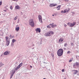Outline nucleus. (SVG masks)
Masks as SVG:
<instances>
[{
	"mask_svg": "<svg viewBox=\"0 0 79 79\" xmlns=\"http://www.w3.org/2000/svg\"><path fill=\"white\" fill-rule=\"evenodd\" d=\"M15 70H13L10 71V74H11V77H10V79L12 78V77H13V74H15Z\"/></svg>",
	"mask_w": 79,
	"mask_h": 79,
	"instance_id": "nucleus-6",
	"label": "nucleus"
},
{
	"mask_svg": "<svg viewBox=\"0 0 79 79\" xmlns=\"http://www.w3.org/2000/svg\"><path fill=\"white\" fill-rule=\"evenodd\" d=\"M15 30L16 31H19V27L16 28Z\"/></svg>",
	"mask_w": 79,
	"mask_h": 79,
	"instance_id": "nucleus-19",
	"label": "nucleus"
},
{
	"mask_svg": "<svg viewBox=\"0 0 79 79\" xmlns=\"http://www.w3.org/2000/svg\"><path fill=\"white\" fill-rule=\"evenodd\" d=\"M13 0V1H15V0Z\"/></svg>",
	"mask_w": 79,
	"mask_h": 79,
	"instance_id": "nucleus-41",
	"label": "nucleus"
},
{
	"mask_svg": "<svg viewBox=\"0 0 79 79\" xmlns=\"http://www.w3.org/2000/svg\"><path fill=\"white\" fill-rule=\"evenodd\" d=\"M57 4H51L49 6L50 7H53V6H57Z\"/></svg>",
	"mask_w": 79,
	"mask_h": 79,
	"instance_id": "nucleus-9",
	"label": "nucleus"
},
{
	"mask_svg": "<svg viewBox=\"0 0 79 79\" xmlns=\"http://www.w3.org/2000/svg\"><path fill=\"white\" fill-rule=\"evenodd\" d=\"M44 35H45V36H46V37H48V36H50L49 31L45 33L44 34Z\"/></svg>",
	"mask_w": 79,
	"mask_h": 79,
	"instance_id": "nucleus-8",
	"label": "nucleus"
},
{
	"mask_svg": "<svg viewBox=\"0 0 79 79\" xmlns=\"http://www.w3.org/2000/svg\"><path fill=\"white\" fill-rule=\"evenodd\" d=\"M52 16H54V15H52Z\"/></svg>",
	"mask_w": 79,
	"mask_h": 79,
	"instance_id": "nucleus-40",
	"label": "nucleus"
},
{
	"mask_svg": "<svg viewBox=\"0 0 79 79\" xmlns=\"http://www.w3.org/2000/svg\"><path fill=\"white\" fill-rule=\"evenodd\" d=\"M2 2L1 1L0 2V5H2Z\"/></svg>",
	"mask_w": 79,
	"mask_h": 79,
	"instance_id": "nucleus-33",
	"label": "nucleus"
},
{
	"mask_svg": "<svg viewBox=\"0 0 79 79\" xmlns=\"http://www.w3.org/2000/svg\"><path fill=\"white\" fill-rule=\"evenodd\" d=\"M0 41H1V40L0 39Z\"/></svg>",
	"mask_w": 79,
	"mask_h": 79,
	"instance_id": "nucleus-44",
	"label": "nucleus"
},
{
	"mask_svg": "<svg viewBox=\"0 0 79 79\" xmlns=\"http://www.w3.org/2000/svg\"><path fill=\"white\" fill-rule=\"evenodd\" d=\"M73 58H72V59H70L69 60V62H71V61H73Z\"/></svg>",
	"mask_w": 79,
	"mask_h": 79,
	"instance_id": "nucleus-24",
	"label": "nucleus"
},
{
	"mask_svg": "<svg viewBox=\"0 0 79 79\" xmlns=\"http://www.w3.org/2000/svg\"><path fill=\"white\" fill-rule=\"evenodd\" d=\"M70 10V9L69 8L68 9H65L64 10V13H68V12H69V10Z\"/></svg>",
	"mask_w": 79,
	"mask_h": 79,
	"instance_id": "nucleus-10",
	"label": "nucleus"
},
{
	"mask_svg": "<svg viewBox=\"0 0 79 79\" xmlns=\"http://www.w3.org/2000/svg\"><path fill=\"white\" fill-rule=\"evenodd\" d=\"M71 45H72V46L73 45V43H71Z\"/></svg>",
	"mask_w": 79,
	"mask_h": 79,
	"instance_id": "nucleus-36",
	"label": "nucleus"
},
{
	"mask_svg": "<svg viewBox=\"0 0 79 79\" xmlns=\"http://www.w3.org/2000/svg\"><path fill=\"white\" fill-rule=\"evenodd\" d=\"M61 8V6H59L58 7H56V8H57V10H60V8Z\"/></svg>",
	"mask_w": 79,
	"mask_h": 79,
	"instance_id": "nucleus-17",
	"label": "nucleus"
},
{
	"mask_svg": "<svg viewBox=\"0 0 79 79\" xmlns=\"http://www.w3.org/2000/svg\"><path fill=\"white\" fill-rule=\"evenodd\" d=\"M35 31H36V32H41V30L40 28H37L35 29Z\"/></svg>",
	"mask_w": 79,
	"mask_h": 79,
	"instance_id": "nucleus-7",
	"label": "nucleus"
},
{
	"mask_svg": "<svg viewBox=\"0 0 79 79\" xmlns=\"http://www.w3.org/2000/svg\"><path fill=\"white\" fill-rule=\"evenodd\" d=\"M63 49H60L57 51V55L59 56H61V55H63Z\"/></svg>",
	"mask_w": 79,
	"mask_h": 79,
	"instance_id": "nucleus-1",
	"label": "nucleus"
},
{
	"mask_svg": "<svg viewBox=\"0 0 79 79\" xmlns=\"http://www.w3.org/2000/svg\"><path fill=\"white\" fill-rule=\"evenodd\" d=\"M64 1H65L66 2H68L69 1V0H64Z\"/></svg>",
	"mask_w": 79,
	"mask_h": 79,
	"instance_id": "nucleus-31",
	"label": "nucleus"
},
{
	"mask_svg": "<svg viewBox=\"0 0 79 79\" xmlns=\"http://www.w3.org/2000/svg\"><path fill=\"white\" fill-rule=\"evenodd\" d=\"M50 26H51L53 28L54 27H56V25H54V23H52V24H49Z\"/></svg>",
	"mask_w": 79,
	"mask_h": 79,
	"instance_id": "nucleus-11",
	"label": "nucleus"
},
{
	"mask_svg": "<svg viewBox=\"0 0 79 79\" xmlns=\"http://www.w3.org/2000/svg\"><path fill=\"white\" fill-rule=\"evenodd\" d=\"M47 27L48 28H49V29H50L51 28V27L49 25H48Z\"/></svg>",
	"mask_w": 79,
	"mask_h": 79,
	"instance_id": "nucleus-28",
	"label": "nucleus"
},
{
	"mask_svg": "<svg viewBox=\"0 0 79 79\" xmlns=\"http://www.w3.org/2000/svg\"><path fill=\"white\" fill-rule=\"evenodd\" d=\"M10 10H12L13 9V7L12 6H10Z\"/></svg>",
	"mask_w": 79,
	"mask_h": 79,
	"instance_id": "nucleus-27",
	"label": "nucleus"
},
{
	"mask_svg": "<svg viewBox=\"0 0 79 79\" xmlns=\"http://www.w3.org/2000/svg\"><path fill=\"white\" fill-rule=\"evenodd\" d=\"M6 46H8L10 42V38H9V37H8V36H6Z\"/></svg>",
	"mask_w": 79,
	"mask_h": 79,
	"instance_id": "nucleus-3",
	"label": "nucleus"
},
{
	"mask_svg": "<svg viewBox=\"0 0 79 79\" xmlns=\"http://www.w3.org/2000/svg\"><path fill=\"white\" fill-rule=\"evenodd\" d=\"M61 13H64V11H63V10H62V11H61Z\"/></svg>",
	"mask_w": 79,
	"mask_h": 79,
	"instance_id": "nucleus-29",
	"label": "nucleus"
},
{
	"mask_svg": "<svg viewBox=\"0 0 79 79\" xmlns=\"http://www.w3.org/2000/svg\"><path fill=\"white\" fill-rule=\"evenodd\" d=\"M38 18L39 21L41 23H42V16L41 15L38 16Z\"/></svg>",
	"mask_w": 79,
	"mask_h": 79,
	"instance_id": "nucleus-5",
	"label": "nucleus"
},
{
	"mask_svg": "<svg viewBox=\"0 0 79 79\" xmlns=\"http://www.w3.org/2000/svg\"><path fill=\"white\" fill-rule=\"evenodd\" d=\"M4 55H9V52L8 51H6L4 53Z\"/></svg>",
	"mask_w": 79,
	"mask_h": 79,
	"instance_id": "nucleus-13",
	"label": "nucleus"
},
{
	"mask_svg": "<svg viewBox=\"0 0 79 79\" xmlns=\"http://www.w3.org/2000/svg\"><path fill=\"white\" fill-rule=\"evenodd\" d=\"M64 26H65V27H66L67 26V25H66V24H64Z\"/></svg>",
	"mask_w": 79,
	"mask_h": 79,
	"instance_id": "nucleus-35",
	"label": "nucleus"
},
{
	"mask_svg": "<svg viewBox=\"0 0 79 79\" xmlns=\"http://www.w3.org/2000/svg\"><path fill=\"white\" fill-rule=\"evenodd\" d=\"M49 32L50 36L51 35H53V34H54V32H53V31H49Z\"/></svg>",
	"mask_w": 79,
	"mask_h": 79,
	"instance_id": "nucleus-15",
	"label": "nucleus"
},
{
	"mask_svg": "<svg viewBox=\"0 0 79 79\" xmlns=\"http://www.w3.org/2000/svg\"><path fill=\"white\" fill-rule=\"evenodd\" d=\"M15 8L16 9L19 10V9H20V7L19 6H15Z\"/></svg>",
	"mask_w": 79,
	"mask_h": 79,
	"instance_id": "nucleus-16",
	"label": "nucleus"
},
{
	"mask_svg": "<svg viewBox=\"0 0 79 79\" xmlns=\"http://www.w3.org/2000/svg\"><path fill=\"white\" fill-rule=\"evenodd\" d=\"M4 65V64H3L2 62H1L0 63V67H2V66H3Z\"/></svg>",
	"mask_w": 79,
	"mask_h": 79,
	"instance_id": "nucleus-21",
	"label": "nucleus"
},
{
	"mask_svg": "<svg viewBox=\"0 0 79 79\" xmlns=\"http://www.w3.org/2000/svg\"><path fill=\"white\" fill-rule=\"evenodd\" d=\"M62 72H64V69H63L62 70Z\"/></svg>",
	"mask_w": 79,
	"mask_h": 79,
	"instance_id": "nucleus-34",
	"label": "nucleus"
},
{
	"mask_svg": "<svg viewBox=\"0 0 79 79\" xmlns=\"http://www.w3.org/2000/svg\"><path fill=\"white\" fill-rule=\"evenodd\" d=\"M23 62H22L18 66L20 68L22 65H23Z\"/></svg>",
	"mask_w": 79,
	"mask_h": 79,
	"instance_id": "nucleus-20",
	"label": "nucleus"
},
{
	"mask_svg": "<svg viewBox=\"0 0 79 79\" xmlns=\"http://www.w3.org/2000/svg\"><path fill=\"white\" fill-rule=\"evenodd\" d=\"M43 79H47L46 78H44Z\"/></svg>",
	"mask_w": 79,
	"mask_h": 79,
	"instance_id": "nucleus-42",
	"label": "nucleus"
},
{
	"mask_svg": "<svg viewBox=\"0 0 79 79\" xmlns=\"http://www.w3.org/2000/svg\"><path fill=\"white\" fill-rule=\"evenodd\" d=\"M68 45V44L67 43H65L64 44V47H66Z\"/></svg>",
	"mask_w": 79,
	"mask_h": 79,
	"instance_id": "nucleus-26",
	"label": "nucleus"
},
{
	"mask_svg": "<svg viewBox=\"0 0 79 79\" xmlns=\"http://www.w3.org/2000/svg\"><path fill=\"white\" fill-rule=\"evenodd\" d=\"M9 37L10 39H13V38H14L15 37V36H12L11 35H10Z\"/></svg>",
	"mask_w": 79,
	"mask_h": 79,
	"instance_id": "nucleus-18",
	"label": "nucleus"
},
{
	"mask_svg": "<svg viewBox=\"0 0 79 79\" xmlns=\"http://www.w3.org/2000/svg\"><path fill=\"white\" fill-rule=\"evenodd\" d=\"M71 52L69 51L67 52L68 54H69V53H70Z\"/></svg>",
	"mask_w": 79,
	"mask_h": 79,
	"instance_id": "nucleus-32",
	"label": "nucleus"
},
{
	"mask_svg": "<svg viewBox=\"0 0 79 79\" xmlns=\"http://www.w3.org/2000/svg\"><path fill=\"white\" fill-rule=\"evenodd\" d=\"M73 66H76V65L75 64L73 65Z\"/></svg>",
	"mask_w": 79,
	"mask_h": 79,
	"instance_id": "nucleus-38",
	"label": "nucleus"
},
{
	"mask_svg": "<svg viewBox=\"0 0 79 79\" xmlns=\"http://www.w3.org/2000/svg\"><path fill=\"white\" fill-rule=\"evenodd\" d=\"M19 68H20V67L18 65L17 67H16V68L15 70H16V71H17L18 69H19Z\"/></svg>",
	"mask_w": 79,
	"mask_h": 79,
	"instance_id": "nucleus-22",
	"label": "nucleus"
},
{
	"mask_svg": "<svg viewBox=\"0 0 79 79\" xmlns=\"http://www.w3.org/2000/svg\"><path fill=\"white\" fill-rule=\"evenodd\" d=\"M6 11H7V10H4V11H5V12H6Z\"/></svg>",
	"mask_w": 79,
	"mask_h": 79,
	"instance_id": "nucleus-37",
	"label": "nucleus"
},
{
	"mask_svg": "<svg viewBox=\"0 0 79 79\" xmlns=\"http://www.w3.org/2000/svg\"><path fill=\"white\" fill-rule=\"evenodd\" d=\"M73 71H74V72L73 74H77V73H78V71H77V70H73Z\"/></svg>",
	"mask_w": 79,
	"mask_h": 79,
	"instance_id": "nucleus-14",
	"label": "nucleus"
},
{
	"mask_svg": "<svg viewBox=\"0 0 79 79\" xmlns=\"http://www.w3.org/2000/svg\"><path fill=\"white\" fill-rule=\"evenodd\" d=\"M75 64L76 66H79V63L78 62H76Z\"/></svg>",
	"mask_w": 79,
	"mask_h": 79,
	"instance_id": "nucleus-25",
	"label": "nucleus"
},
{
	"mask_svg": "<svg viewBox=\"0 0 79 79\" xmlns=\"http://www.w3.org/2000/svg\"><path fill=\"white\" fill-rule=\"evenodd\" d=\"M17 19V17H16L14 18V20H15V21H16V19Z\"/></svg>",
	"mask_w": 79,
	"mask_h": 79,
	"instance_id": "nucleus-30",
	"label": "nucleus"
},
{
	"mask_svg": "<svg viewBox=\"0 0 79 79\" xmlns=\"http://www.w3.org/2000/svg\"><path fill=\"white\" fill-rule=\"evenodd\" d=\"M64 79H66V78H64Z\"/></svg>",
	"mask_w": 79,
	"mask_h": 79,
	"instance_id": "nucleus-43",
	"label": "nucleus"
},
{
	"mask_svg": "<svg viewBox=\"0 0 79 79\" xmlns=\"http://www.w3.org/2000/svg\"><path fill=\"white\" fill-rule=\"evenodd\" d=\"M30 67H31V68H32V66L31 65V66H30Z\"/></svg>",
	"mask_w": 79,
	"mask_h": 79,
	"instance_id": "nucleus-39",
	"label": "nucleus"
},
{
	"mask_svg": "<svg viewBox=\"0 0 79 79\" xmlns=\"http://www.w3.org/2000/svg\"><path fill=\"white\" fill-rule=\"evenodd\" d=\"M76 23L75 22H73V23H67V25L69 26H70V27H73L74 26V25H76Z\"/></svg>",
	"mask_w": 79,
	"mask_h": 79,
	"instance_id": "nucleus-4",
	"label": "nucleus"
},
{
	"mask_svg": "<svg viewBox=\"0 0 79 79\" xmlns=\"http://www.w3.org/2000/svg\"><path fill=\"white\" fill-rule=\"evenodd\" d=\"M16 40H15L14 39H13L12 40V43H14V42H16Z\"/></svg>",
	"mask_w": 79,
	"mask_h": 79,
	"instance_id": "nucleus-23",
	"label": "nucleus"
},
{
	"mask_svg": "<svg viewBox=\"0 0 79 79\" xmlns=\"http://www.w3.org/2000/svg\"><path fill=\"white\" fill-rule=\"evenodd\" d=\"M63 40H64V39L63 38H61L60 39L59 42H60V43H61L62 42H63Z\"/></svg>",
	"mask_w": 79,
	"mask_h": 79,
	"instance_id": "nucleus-12",
	"label": "nucleus"
},
{
	"mask_svg": "<svg viewBox=\"0 0 79 79\" xmlns=\"http://www.w3.org/2000/svg\"><path fill=\"white\" fill-rule=\"evenodd\" d=\"M29 24L31 27H34L35 26V23H34V22L32 19H30L29 20Z\"/></svg>",
	"mask_w": 79,
	"mask_h": 79,
	"instance_id": "nucleus-2",
	"label": "nucleus"
}]
</instances>
